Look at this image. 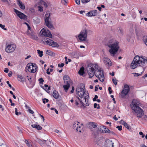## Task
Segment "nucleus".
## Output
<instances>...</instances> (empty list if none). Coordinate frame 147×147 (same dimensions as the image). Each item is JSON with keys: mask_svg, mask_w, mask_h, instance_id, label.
Wrapping results in <instances>:
<instances>
[{"mask_svg": "<svg viewBox=\"0 0 147 147\" xmlns=\"http://www.w3.org/2000/svg\"><path fill=\"white\" fill-rule=\"evenodd\" d=\"M38 81H39L40 84H42L44 80L42 78H41L38 79Z\"/></svg>", "mask_w": 147, "mask_h": 147, "instance_id": "473e14b6", "label": "nucleus"}, {"mask_svg": "<svg viewBox=\"0 0 147 147\" xmlns=\"http://www.w3.org/2000/svg\"><path fill=\"white\" fill-rule=\"evenodd\" d=\"M76 130L78 132L79 131L80 132H81V129L80 125H78V129H77Z\"/></svg>", "mask_w": 147, "mask_h": 147, "instance_id": "ea45409f", "label": "nucleus"}, {"mask_svg": "<svg viewBox=\"0 0 147 147\" xmlns=\"http://www.w3.org/2000/svg\"><path fill=\"white\" fill-rule=\"evenodd\" d=\"M113 118L115 121H117L118 120V119L117 118L115 115L114 116Z\"/></svg>", "mask_w": 147, "mask_h": 147, "instance_id": "774afa93", "label": "nucleus"}, {"mask_svg": "<svg viewBox=\"0 0 147 147\" xmlns=\"http://www.w3.org/2000/svg\"><path fill=\"white\" fill-rule=\"evenodd\" d=\"M28 71L32 73H34L37 69L38 67L35 63H30L27 65Z\"/></svg>", "mask_w": 147, "mask_h": 147, "instance_id": "423d86ee", "label": "nucleus"}, {"mask_svg": "<svg viewBox=\"0 0 147 147\" xmlns=\"http://www.w3.org/2000/svg\"><path fill=\"white\" fill-rule=\"evenodd\" d=\"M41 32V35L42 36L48 37L50 38H52V34H51L50 31L47 28H44L42 29L40 31V33Z\"/></svg>", "mask_w": 147, "mask_h": 147, "instance_id": "9d476101", "label": "nucleus"}, {"mask_svg": "<svg viewBox=\"0 0 147 147\" xmlns=\"http://www.w3.org/2000/svg\"><path fill=\"white\" fill-rule=\"evenodd\" d=\"M65 83H71V80L70 79L69 77L67 75H65L63 77Z\"/></svg>", "mask_w": 147, "mask_h": 147, "instance_id": "2eb2a0df", "label": "nucleus"}, {"mask_svg": "<svg viewBox=\"0 0 147 147\" xmlns=\"http://www.w3.org/2000/svg\"><path fill=\"white\" fill-rule=\"evenodd\" d=\"M17 1L18 2V4L20 8L22 9H24L25 8V7L24 4L20 1V0H17Z\"/></svg>", "mask_w": 147, "mask_h": 147, "instance_id": "f3484780", "label": "nucleus"}, {"mask_svg": "<svg viewBox=\"0 0 147 147\" xmlns=\"http://www.w3.org/2000/svg\"><path fill=\"white\" fill-rule=\"evenodd\" d=\"M45 87L46 88H47V87H48V90H50V87H49V86L48 85H47V84H45Z\"/></svg>", "mask_w": 147, "mask_h": 147, "instance_id": "13d9d810", "label": "nucleus"}, {"mask_svg": "<svg viewBox=\"0 0 147 147\" xmlns=\"http://www.w3.org/2000/svg\"><path fill=\"white\" fill-rule=\"evenodd\" d=\"M68 0H61V2L65 5H66L67 3Z\"/></svg>", "mask_w": 147, "mask_h": 147, "instance_id": "2f4dec72", "label": "nucleus"}, {"mask_svg": "<svg viewBox=\"0 0 147 147\" xmlns=\"http://www.w3.org/2000/svg\"><path fill=\"white\" fill-rule=\"evenodd\" d=\"M81 1L83 3H84L89 2L90 1V0H81Z\"/></svg>", "mask_w": 147, "mask_h": 147, "instance_id": "58836bf2", "label": "nucleus"}, {"mask_svg": "<svg viewBox=\"0 0 147 147\" xmlns=\"http://www.w3.org/2000/svg\"><path fill=\"white\" fill-rule=\"evenodd\" d=\"M78 74L81 76H83L84 74V67H82L78 71Z\"/></svg>", "mask_w": 147, "mask_h": 147, "instance_id": "393cba45", "label": "nucleus"}, {"mask_svg": "<svg viewBox=\"0 0 147 147\" xmlns=\"http://www.w3.org/2000/svg\"><path fill=\"white\" fill-rule=\"evenodd\" d=\"M17 77L19 79H18V80L22 82H24L25 81V78L23 77L21 75H17Z\"/></svg>", "mask_w": 147, "mask_h": 147, "instance_id": "4be33fe9", "label": "nucleus"}, {"mask_svg": "<svg viewBox=\"0 0 147 147\" xmlns=\"http://www.w3.org/2000/svg\"><path fill=\"white\" fill-rule=\"evenodd\" d=\"M147 63V59L143 57H140L138 56H136L134 58L132 62L131 68L132 69H135L138 66H143L144 64Z\"/></svg>", "mask_w": 147, "mask_h": 147, "instance_id": "f03ea898", "label": "nucleus"}, {"mask_svg": "<svg viewBox=\"0 0 147 147\" xmlns=\"http://www.w3.org/2000/svg\"><path fill=\"white\" fill-rule=\"evenodd\" d=\"M15 112L16 115H18L19 114H21V113L20 112L18 113V109L17 108H15Z\"/></svg>", "mask_w": 147, "mask_h": 147, "instance_id": "e433bc0d", "label": "nucleus"}, {"mask_svg": "<svg viewBox=\"0 0 147 147\" xmlns=\"http://www.w3.org/2000/svg\"><path fill=\"white\" fill-rule=\"evenodd\" d=\"M76 3L78 5H79L80 4V0H75Z\"/></svg>", "mask_w": 147, "mask_h": 147, "instance_id": "de8ad7c7", "label": "nucleus"}, {"mask_svg": "<svg viewBox=\"0 0 147 147\" xmlns=\"http://www.w3.org/2000/svg\"><path fill=\"white\" fill-rule=\"evenodd\" d=\"M93 64L92 67L94 68L93 67H94L96 69L95 71V70H94V71H95V73L97 72V71H100V69H101V68H99L97 64Z\"/></svg>", "mask_w": 147, "mask_h": 147, "instance_id": "b1692460", "label": "nucleus"}, {"mask_svg": "<svg viewBox=\"0 0 147 147\" xmlns=\"http://www.w3.org/2000/svg\"><path fill=\"white\" fill-rule=\"evenodd\" d=\"M65 85L63 86V88H64L65 91L67 92L68 90V89L70 87V83H65Z\"/></svg>", "mask_w": 147, "mask_h": 147, "instance_id": "6ab92c4d", "label": "nucleus"}, {"mask_svg": "<svg viewBox=\"0 0 147 147\" xmlns=\"http://www.w3.org/2000/svg\"><path fill=\"white\" fill-rule=\"evenodd\" d=\"M113 144L112 141L108 139L105 141L104 147H113Z\"/></svg>", "mask_w": 147, "mask_h": 147, "instance_id": "4468645a", "label": "nucleus"}, {"mask_svg": "<svg viewBox=\"0 0 147 147\" xmlns=\"http://www.w3.org/2000/svg\"><path fill=\"white\" fill-rule=\"evenodd\" d=\"M46 53L47 54H48L49 55L51 56H55V53L50 50H47Z\"/></svg>", "mask_w": 147, "mask_h": 147, "instance_id": "a878e982", "label": "nucleus"}, {"mask_svg": "<svg viewBox=\"0 0 147 147\" xmlns=\"http://www.w3.org/2000/svg\"><path fill=\"white\" fill-rule=\"evenodd\" d=\"M38 11L40 12L42 11H43L42 7H41L39 6L38 7Z\"/></svg>", "mask_w": 147, "mask_h": 147, "instance_id": "09e8293b", "label": "nucleus"}, {"mask_svg": "<svg viewBox=\"0 0 147 147\" xmlns=\"http://www.w3.org/2000/svg\"><path fill=\"white\" fill-rule=\"evenodd\" d=\"M28 111L31 114H33L34 113V111L30 109L29 107H28Z\"/></svg>", "mask_w": 147, "mask_h": 147, "instance_id": "37998d69", "label": "nucleus"}, {"mask_svg": "<svg viewBox=\"0 0 147 147\" xmlns=\"http://www.w3.org/2000/svg\"><path fill=\"white\" fill-rule=\"evenodd\" d=\"M0 147H7V146L5 144H2L0 145Z\"/></svg>", "mask_w": 147, "mask_h": 147, "instance_id": "4d7b16f0", "label": "nucleus"}, {"mask_svg": "<svg viewBox=\"0 0 147 147\" xmlns=\"http://www.w3.org/2000/svg\"><path fill=\"white\" fill-rule=\"evenodd\" d=\"M138 104L135 100H133L130 107L133 110L134 114L139 118L142 117L144 114V111L138 106Z\"/></svg>", "mask_w": 147, "mask_h": 147, "instance_id": "20e7f679", "label": "nucleus"}, {"mask_svg": "<svg viewBox=\"0 0 147 147\" xmlns=\"http://www.w3.org/2000/svg\"><path fill=\"white\" fill-rule=\"evenodd\" d=\"M98 98V96L97 95H95L94 96V97L93 98V101H96V99Z\"/></svg>", "mask_w": 147, "mask_h": 147, "instance_id": "a18cd8bd", "label": "nucleus"}, {"mask_svg": "<svg viewBox=\"0 0 147 147\" xmlns=\"http://www.w3.org/2000/svg\"><path fill=\"white\" fill-rule=\"evenodd\" d=\"M80 102L82 104V106H84V104L83 103V102L82 101V100H81L80 101Z\"/></svg>", "mask_w": 147, "mask_h": 147, "instance_id": "69168bd1", "label": "nucleus"}, {"mask_svg": "<svg viewBox=\"0 0 147 147\" xmlns=\"http://www.w3.org/2000/svg\"><path fill=\"white\" fill-rule=\"evenodd\" d=\"M16 48V45L14 44L9 45L6 43V48L5 50L7 53H11L14 51Z\"/></svg>", "mask_w": 147, "mask_h": 147, "instance_id": "f8f14e48", "label": "nucleus"}, {"mask_svg": "<svg viewBox=\"0 0 147 147\" xmlns=\"http://www.w3.org/2000/svg\"><path fill=\"white\" fill-rule=\"evenodd\" d=\"M64 65V64L63 63L61 64H58V66L59 67H63Z\"/></svg>", "mask_w": 147, "mask_h": 147, "instance_id": "79ce46f5", "label": "nucleus"}, {"mask_svg": "<svg viewBox=\"0 0 147 147\" xmlns=\"http://www.w3.org/2000/svg\"><path fill=\"white\" fill-rule=\"evenodd\" d=\"M6 83H7V84L8 85L9 87L10 88H12L11 85L9 84V81H7L6 82Z\"/></svg>", "mask_w": 147, "mask_h": 147, "instance_id": "5fc2aeb1", "label": "nucleus"}, {"mask_svg": "<svg viewBox=\"0 0 147 147\" xmlns=\"http://www.w3.org/2000/svg\"><path fill=\"white\" fill-rule=\"evenodd\" d=\"M125 123H126L124 121H123L122 120H121L120 121V123L121 124H122L123 125H124Z\"/></svg>", "mask_w": 147, "mask_h": 147, "instance_id": "6e6d98bb", "label": "nucleus"}, {"mask_svg": "<svg viewBox=\"0 0 147 147\" xmlns=\"http://www.w3.org/2000/svg\"><path fill=\"white\" fill-rule=\"evenodd\" d=\"M31 126L33 128H36L38 130H41L42 128V127L38 125L34 124L32 125Z\"/></svg>", "mask_w": 147, "mask_h": 147, "instance_id": "aec40b11", "label": "nucleus"}, {"mask_svg": "<svg viewBox=\"0 0 147 147\" xmlns=\"http://www.w3.org/2000/svg\"><path fill=\"white\" fill-rule=\"evenodd\" d=\"M124 125L129 130H130L131 129V127L127 123H125V124Z\"/></svg>", "mask_w": 147, "mask_h": 147, "instance_id": "c756f323", "label": "nucleus"}, {"mask_svg": "<svg viewBox=\"0 0 147 147\" xmlns=\"http://www.w3.org/2000/svg\"><path fill=\"white\" fill-rule=\"evenodd\" d=\"M85 85L81 84L80 85V87H77L76 89V94L80 97L81 99L83 98V96L84 94H85Z\"/></svg>", "mask_w": 147, "mask_h": 147, "instance_id": "39448f33", "label": "nucleus"}, {"mask_svg": "<svg viewBox=\"0 0 147 147\" xmlns=\"http://www.w3.org/2000/svg\"><path fill=\"white\" fill-rule=\"evenodd\" d=\"M87 31L85 28L82 30L79 34L78 37L81 41L86 40L87 36Z\"/></svg>", "mask_w": 147, "mask_h": 147, "instance_id": "0eeeda50", "label": "nucleus"}, {"mask_svg": "<svg viewBox=\"0 0 147 147\" xmlns=\"http://www.w3.org/2000/svg\"><path fill=\"white\" fill-rule=\"evenodd\" d=\"M74 87L73 86L72 87V90L71 91V93H73L74 92Z\"/></svg>", "mask_w": 147, "mask_h": 147, "instance_id": "052dcab7", "label": "nucleus"}, {"mask_svg": "<svg viewBox=\"0 0 147 147\" xmlns=\"http://www.w3.org/2000/svg\"><path fill=\"white\" fill-rule=\"evenodd\" d=\"M119 43L117 41H114L113 39L109 40L107 43V46L111 48L109 52L113 56H114L119 48Z\"/></svg>", "mask_w": 147, "mask_h": 147, "instance_id": "7ed1b4c3", "label": "nucleus"}, {"mask_svg": "<svg viewBox=\"0 0 147 147\" xmlns=\"http://www.w3.org/2000/svg\"><path fill=\"white\" fill-rule=\"evenodd\" d=\"M12 72L11 71H10L8 74V76H9V77H11L12 76Z\"/></svg>", "mask_w": 147, "mask_h": 147, "instance_id": "3c124183", "label": "nucleus"}, {"mask_svg": "<svg viewBox=\"0 0 147 147\" xmlns=\"http://www.w3.org/2000/svg\"><path fill=\"white\" fill-rule=\"evenodd\" d=\"M117 80L116 78L113 79H112V81L115 85H116L117 84Z\"/></svg>", "mask_w": 147, "mask_h": 147, "instance_id": "f704fd0d", "label": "nucleus"}, {"mask_svg": "<svg viewBox=\"0 0 147 147\" xmlns=\"http://www.w3.org/2000/svg\"><path fill=\"white\" fill-rule=\"evenodd\" d=\"M53 97L55 99L58 98L59 96L58 92L55 90H54L53 91Z\"/></svg>", "mask_w": 147, "mask_h": 147, "instance_id": "5701e85b", "label": "nucleus"}, {"mask_svg": "<svg viewBox=\"0 0 147 147\" xmlns=\"http://www.w3.org/2000/svg\"><path fill=\"white\" fill-rule=\"evenodd\" d=\"M102 127V126H98V129L99 130L101 131H102V129L101 127Z\"/></svg>", "mask_w": 147, "mask_h": 147, "instance_id": "864d4df0", "label": "nucleus"}, {"mask_svg": "<svg viewBox=\"0 0 147 147\" xmlns=\"http://www.w3.org/2000/svg\"><path fill=\"white\" fill-rule=\"evenodd\" d=\"M13 9L14 11L21 19L23 20H26L27 19V17L26 15L16 9L14 8Z\"/></svg>", "mask_w": 147, "mask_h": 147, "instance_id": "ddd939ff", "label": "nucleus"}, {"mask_svg": "<svg viewBox=\"0 0 147 147\" xmlns=\"http://www.w3.org/2000/svg\"><path fill=\"white\" fill-rule=\"evenodd\" d=\"M75 105L77 106H78V107H79V103L78 102V101L76 100L75 101Z\"/></svg>", "mask_w": 147, "mask_h": 147, "instance_id": "e2e57ef3", "label": "nucleus"}, {"mask_svg": "<svg viewBox=\"0 0 147 147\" xmlns=\"http://www.w3.org/2000/svg\"><path fill=\"white\" fill-rule=\"evenodd\" d=\"M46 141L44 140H39V144L42 146H48V145L46 143ZM48 146H49V145Z\"/></svg>", "mask_w": 147, "mask_h": 147, "instance_id": "a211bd4d", "label": "nucleus"}, {"mask_svg": "<svg viewBox=\"0 0 147 147\" xmlns=\"http://www.w3.org/2000/svg\"><path fill=\"white\" fill-rule=\"evenodd\" d=\"M50 13H46L45 16V21L46 25L49 28L52 29L53 26L51 22H50L49 19L50 17Z\"/></svg>", "mask_w": 147, "mask_h": 147, "instance_id": "1a4fd4ad", "label": "nucleus"}, {"mask_svg": "<svg viewBox=\"0 0 147 147\" xmlns=\"http://www.w3.org/2000/svg\"><path fill=\"white\" fill-rule=\"evenodd\" d=\"M89 124L93 128H96L97 125V124L96 123L93 122H90Z\"/></svg>", "mask_w": 147, "mask_h": 147, "instance_id": "bb28decb", "label": "nucleus"}, {"mask_svg": "<svg viewBox=\"0 0 147 147\" xmlns=\"http://www.w3.org/2000/svg\"><path fill=\"white\" fill-rule=\"evenodd\" d=\"M118 32L120 35H122L123 34V30L119 28L118 30Z\"/></svg>", "mask_w": 147, "mask_h": 147, "instance_id": "72a5a7b5", "label": "nucleus"}, {"mask_svg": "<svg viewBox=\"0 0 147 147\" xmlns=\"http://www.w3.org/2000/svg\"><path fill=\"white\" fill-rule=\"evenodd\" d=\"M116 128L118 129L119 131H121L122 129V126L121 125L118 126L116 127Z\"/></svg>", "mask_w": 147, "mask_h": 147, "instance_id": "a19ab883", "label": "nucleus"}, {"mask_svg": "<svg viewBox=\"0 0 147 147\" xmlns=\"http://www.w3.org/2000/svg\"><path fill=\"white\" fill-rule=\"evenodd\" d=\"M78 123H79V122H77V123H75L73 124V127L74 129H78V127L79 125L78 124Z\"/></svg>", "mask_w": 147, "mask_h": 147, "instance_id": "c85d7f7f", "label": "nucleus"}, {"mask_svg": "<svg viewBox=\"0 0 147 147\" xmlns=\"http://www.w3.org/2000/svg\"><path fill=\"white\" fill-rule=\"evenodd\" d=\"M39 115L42 117V118L43 119V121H44V120H45V119H44V116L43 115H41L40 114H39Z\"/></svg>", "mask_w": 147, "mask_h": 147, "instance_id": "0e129e2a", "label": "nucleus"}, {"mask_svg": "<svg viewBox=\"0 0 147 147\" xmlns=\"http://www.w3.org/2000/svg\"><path fill=\"white\" fill-rule=\"evenodd\" d=\"M110 132V130L107 128V130H106L105 133H109Z\"/></svg>", "mask_w": 147, "mask_h": 147, "instance_id": "8fccbe9b", "label": "nucleus"}, {"mask_svg": "<svg viewBox=\"0 0 147 147\" xmlns=\"http://www.w3.org/2000/svg\"><path fill=\"white\" fill-rule=\"evenodd\" d=\"M103 61L104 63L106 65H110V62H111L110 60L108 58L105 57L104 58Z\"/></svg>", "mask_w": 147, "mask_h": 147, "instance_id": "412c9836", "label": "nucleus"}, {"mask_svg": "<svg viewBox=\"0 0 147 147\" xmlns=\"http://www.w3.org/2000/svg\"><path fill=\"white\" fill-rule=\"evenodd\" d=\"M9 69L7 68H5L4 70V71L6 73H7L8 72Z\"/></svg>", "mask_w": 147, "mask_h": 147, "instance_id": "603ef678", "label": "nucleus"}, {"mask_svg": "<svg viewBox=\"0 0 147 147\" xmlns=\"http://www.w3.org/2000/svg\"><path fill=\"white\" fill-rule=\"evenodd\" d=\"M93 64L91 63H89L86 67L87 71L89 75L90 78H92L94 75L97 77L99 80L101 82H103L104 80V76L103 73V71H102V74H99L97 76V73L95 74L94 71V69L92 67Z\"/></svg>", "mask_w": 147, "mask_h": 147, "instance_id": "f257e3e1", "label": "nucleus"}, {"mask_svg": "<svg viewBox=\"0 0 147 147\" xmlns=\"http://www.w3.org/2000/svg\"><path fill=\"white\" fill-rule=\"evenodd\" d=\"M110 134L111 135H115V133L113 131H110Z\"/></svg>", "mask_w": 147, "mask_h": 147, "instance_id": "680f3d73", "label": "nucleus"}, {"mask_svg": "<svg viewBox=\"0 0 147 147\" xmlns=\"http://www.w3.org/2000/svg\"><path fill=\"white\" fill-rule=\"evenodd\" d=\"M27 78L28 79V81L31 82V78H29V76H27Z\"/></svg>", "mask_w": 147, "mask_h": 147, "instance_id": "338daca9", "label": "nucleus"}, {"mask_svg": "<svg viewBox=\"0 0 147 147\" xmlns=\"http://www.w3.org/2000/svg\"><path fill=\"white\" fill-rule=\"evenodd\" d=\"M30 11L32 13H34L35 12V10L33 8H30Z\"/></svg>", "mask_w": 147, "mask_h": 147, "instance_id": "c03bdc74", "label": "nucleus"}, {"mask_svg": "<svg viewBox=\"0 0 147 147\" xmlns=\"http://www.w3.org/2000/svg\"><path fill=\"white\" fill-rule=\"evenodd\" d=\"M139 134L140 135H141L142 136V138H143L144 137L145 135L142 132H140Z\"/></svg>", "mask_w": 147, "mask_h": 147, "instance_id": "49530a36", "label": "nucleus"}, {"mask_svg": "<svg viewBox=\"0 0 147 147\" xmlns=\"http://www.w3.org/2000/svg\"><path fill=\"white\" fill-rule=\"evenodd\" d=\"M92 12V16H96L97 14V10H92L91 11Z\"/></svg>", "mask_w": 147, "mask_h": 147, "instance_id": "7c9ffc66", "label": "nucleus"}, {"mask_svg": "<svg viewBox=\"0 0 147 147\" xmlns=\"http://www.w3.org/2000/svg\"><path fill=\"white\" fill-rule=\"evenodd\" d=\"M143 119L146 121H147V115H145L144 116Z\"/></svg>", "mask_w": 147, "mask_h": 147, "instance_id": "bf43d9fd", "label": "nucleus"}, {"mask_svg": "<svg viewBox=\"0 0 147 147\" xmlns=\"http://www.w3.org/2000/svg\"><path fill=\"white\" fill-rule=\"evenodd\" d=\"M88 96H84V98L83 97V98H82L81 99H80V98L78 97V98L80 101L81 100H82L84 99L85 100V101L86 102L87 101V102H86V103L85 105L87 106H88L89 105V103H88Z\"/></svg>", "mask_w": 147, "mask_h": 147, "instance_id": "dca6fc26", "label": "nucleus"}, {"mask_svg": "<svg viewBox=\"0 0 147 147\" xmlns=\"http://www.w3.org/2000/svg\"><path fill=\"white\" fill-rule=\"evenodd\" d=\"M44 42L46 44L53 47H58L59 45L56 42L50 39L47 37H45L44 39Z\"/></svg>", "mask_w": 147, "mask_h": 147, "instance_id": "6e6552de", "label": "nucleus"}, {"mask_svg": "<svg viewBox=\"0 0 147 147\" xmlns=\"http://www.w3.org/2000/svg\"><path fill=\"white\" fill-rule=\"evenodd\" d=\"M5 26L4 25H2V24H0V27H1L2 29L5 30H7L6 28H5Z\"/></svg>", "mask_w": 147, "mask_h": 147, "instance_id": "4c0bfd02", "label": "nucleus"}, {"mask_svg": "<svg viewBox=\"0 0 147 147\" xmlns=\"http://www.w3.org/2000/svg\"><path fill=\"white\" fill-rule=\"evenodd\" d=\"M37 52L38 54V55L40 57H41L43 55V52L42 51L39 50H37Z\"/></svg>", "mask_w": 147, "mask_h": 147, "instance_id": "cd10ccee", "label": "nucleus"}, {"mask_svg": "<svg viewBox=\"0 0 147 147\" xmlns=\"http://www.w3.org/2000/svg\"><path fill=\"white\" fill-rule=\"evenodd\" d=\"M130 90L129 86L125 84L124 86V88L122 90L120 94V96L121 98H124V97L128 94Z\"/></svg>", "mask_w": 147, "mask_h": 147, "instance_id": "9b49d317", "label": "nucleus"}, {"mask_svg": "<svg viewBox=\"0 0 147 147\" xmlns=\"http://www.w3.org/2000/svg\"><path fill=\"white\" fill-rule=\"evenodd\" d=\"M92 13L91 11H90L87 13L86 15L87 16L91 17L92 16Z\"/></svg>", "mask_w": 147, "mask_h": 147, "instance_id": "c9c22d12", "label": "nucleus"}]
</instances>
